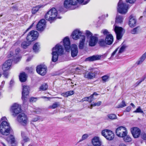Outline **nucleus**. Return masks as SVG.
<instances>
[{
	"label": "nucleus",
	"mask_w": 146,
	"mask_h": 146,
	"mask_svg": "<svg viewBox=\"0 0 146 146\" xmlns=\"http://www.w3.org/2000/svg\"><path fill=\"white\" fill-rule=\"evenodd\" d=\"M63 42L66 51L69 52L71 48L72 56L74 57L76 56L78 52L77 46L76 44H73L70 46L69 39L67 37L63 39Z\"/></svg>",
	"instance_id": "f257e3e1"
},
{
	"label": "nucleus",
	"mask_w": 146,
	"mask_h": 146,
	"mask_svg": "<svg viewBox=\"0 0 146 146\" xmlns=\"http://www.w3.org/2000/svg\"><path fill=\"white\" fill-rule=\"evenodd\" d=\"M123 19L122 16L117 15L116 17L114 30L116 34V38L117 40H119L121 38L125 33V31L121 27H118L115 25L117 24L121 23L123 22Z\"/></svg>",
	"instance_id": "f03ea898"
},
{
	"label": "nucleus",
	"mask_w": 146,
	"mask_h": 146,
	"mask_svg": "<svg viewBox=\"0 0 146 146\" xmlns=\"http://www.w3.org/2000/svg\"><path fill=\"white\" fill-rule=\"evenodd\" d=\"M12 130L9 123L7 121H2L0 125V132L2 134L7 136Z\"/></svg>",
	"instance_id": "7ed1b4c3"
},
{
	"label": "nucleus",
	"mask_w": 146,
	"mask_h": 146,
	"mask_svg": "<svg viewBox=\"0 0 146 146\" xmlns=\"http://www.w3.org/2000/svg\"><path fill=\"white\" fill-rule=\"evenodd\" d=\"M62 46L60 44H57L55 47L52 49V61L53 62H56L58 59V55L62 54L63 52Z\"/></svg>",
	"instance_id": "20e7f679"
},
{
	"label": "nucleus",
	"mask_w": 146,
	"mask_h": 146,
	"mask_svg": "<svg viewBox=\"0 0 146 146\" xmlns=\"http://www.w3.org/2000/svg\"><path fill=\"white\" fill-rule=\"evenodd\" d=\"M58 12L56 9L53 8L48 11L45 15V18L47 20L54 21L56 18L61 19V17L57 16Z\"/></svg>",
	"instance_id": "39448f33"
},
{
	"label": "nucleus",
	"mask_w": 146,
	"mask_h": 146,
	"mask_svg": "<svg viewBox=\"0 0 146 146\" xmlns=\"http://www.w3.org/2000/svg\"><path fill=\"white\" fill-rule=\"evenodd\" d=\"M84 0H65L64 3V6L66 8H69L71 6L76 5L78 3L80 4L83 3V4L85 5L88 2H84Z\"/></svg>",
	"instance_id": "423d86ee"
},
{
	"label": "nucleus",
	"mask_w": 146,
	"mask_h": 146,
	"mask_svg": "<svg viewBox=\"0 0 146 146\" xmlns=\"http://www.w3.org/2000/svg\"><path fill=\"white\" fill-rule=\"evenodd\" d=\"M17 120L21 125H27L28 123V119L27 116L24 113H21L18 116Z\"/></svg>",
	"instance_id": "0eeeda50"
},
{
	"label": "nucleus",
	"mask_w": 146,
	"mask_h": 146,
	"mask_svg": "<svg viewBox=\"0 0 146 146\" xmlns=\"http://www.w3.org/2000/svg\"><path fill=\"white\" fill-rule=\"evenodd\" d=\"M128 9L126 4L123 3L122 0H120L118 3L117 11L121 14H125L127 12Z\"/></svg>",
	"instance_id": "6e6552de"
},
{
	"label": "nucleus",
	"mask_w": 146,
	"mask_h": 146,
	"mask_svg": "<svg viewBox=\"0 0 146 146\" xmlns=\"http://www.w3.org/2000/svg\"><path fill=\"white\" fill-rule=\"evenodd\" d=\"M38 35V32L36 31H32L28 34L27 39L28 42H31L35 40Z\"/></svg>",
	"instance_id": "1a4fd4ad"
},
{
	"label": "nucleus",
	"mask_w": 146,
	"mask_h": 146,
	"mask_svg": "<svg viewBox=\"0 0 146 146\" xmlns=\"http://www.w3.org/2000/svg\"><path fill=\"white\" fill-rule=\"evenodd\" d=\"M117 135L120 137H123L126 134H127V131L125 127L120 126L117 128L115 131Z\"/></svg>",
	"instance_id": "9d476101"
},
{
	"label": "nucleus",
	"mask_w": 146,
	"mask_h": 146,
	"mask_svg": "<svg viewBox=\"0 0 146 146\" xmlns=\"http://www.w3.org/2000/svg\"><path fill=\"white\" fill-rule=\"evenodd\" d=\"M102 134L108 140H111L114 138V134L112 131L108 129H105L102 131Z\"/></svg>",
	"instance_id": "9b49d317"
},
{
	"label": "nucleus",
	"mask_w": 146,
	"mask_h": 146,
	"mask_svg": "<svg viewBox=\"0 0 146 146\" xmlns=\"http://www.w3.org/2000/svg\"><path fill=\"white\" fill-rule=\"evenodd\" d=\"M29 88L28 86L24 85L23 86L22 98L23 103L25 102L27 100V96L29 94Z\"/></svg>",
	"instance_id": "f8f14e48"
},
{
	"label": "nucleus",
	"mask_w": 146,
	"mask_h": 146,
	"mask_svg": "<svg viewBox=\"0 0 146 146\" xmlns=\"http://www.w3.org/2000/svg\"><path fill=\"white\" fill-rule=\"evenodd\" d=\"M11 110L13 113V115L15 116L21 112V106L15 103L12 106Z\"/></svg>",
	"instance_id": "ddd939ff"
},
{
	"label": "nucleus",
	"mask_w": 146,
	"mask_h": 146,
	"mask_svg": "<svg viewBox=\"0 0 146 146\" xmlns=\"http://www.w3.org/2000/svg\"><path fill=\"white\" fill-rule=\"evenodd\" d=\"M36 71L39 74L44 76L46 74L47 72V67L44 65H40L37 66Z\"/></svg>",
	"instance_id": "4468645a"
},
{
	"label": "nucleus",
	"mask_w": 146,
	"mask_h": 146,
	"mask_svg": "<svg viewBox=\"0 0 146 146\" xmlns=\"http://www.w3.org/2000/svg\"><path fill=\"white\" fill-rule=\"evenodd\" d=\"M82 36L84 35L82 34L81 32L78 29L74 30L73 32L72 35V38L74 40H77L79 38H81V36Z\"/></svg>",
	"instance_id": "2eb2a0df"
},
{
	"label": "nucleus",
	"mask_w": 146,
	"mask_h": 146,
	"mask_svg": "<svg viewBox=\"0 0 146 146\" xmlns=\"http://www.w3.org/2000/svg\"><path fill=\"white\" fill-rule=\"evenodd\" d=\"M131 133L134 138L138 137L140 135L141 130L137 127H134L131 129Z\"/></svg>",
	"instance_id": "dca6fc26"
},
{
	"label": "nucleus",
	"mask_w": 146,
	"mask_h": 146,
	"mask_svg": "<svg viewBox=\"0 0 146 146\" xmlns=\"http://www.w3.org/2000/svg\"><path fill=\"white\" fill-rule=\"evenodd\" d=\"M46 25L45 21L44 19L41 20L36 25L37 30L39 31H43L45 28Z\"/></svg>",
	"instance_id": "f3484780"
},
{
	"label": "nucleus",
	"mask_w": 146,
	"mask_h": 146,
	"mask_svg": "<svg viewBox=\"0 0 146 146\" xmlns=\"http://www.w3.org/2000/svg\"><path fill=\"white\" fill-rule=\"evenodd\" d=\"M12 61V60L9 59L5 62L2 66V69L3 71H7L10 69Z\"/></svg>",
	"instance_id": "a211bd4d"
},
{
	"label": "nucleus",
	"mask_w": 146,
	"mask_h": 146,
	"mask_svg": "<svg viewBox=\"0 0 146 146\" xmlns=\"http://www.w3.org/2000/svg\"><path fill=\"white\" fill-rule=\"evenodd\" d=\"M92 143L94 146H100L102 142L98 137H95L92 139Z\"/></svg>",
	"instance_id": "6ab92c4d"
},
{
	"label": "nucleus",
	"mask_w": 146,
	"mask_h": 146,
	"mask_svg": "<svg viewBox=\"0 0 146 146\" xmlns=\"http://www.w3.org/2000/svg\"><path fill=\"white\" fill-rule=\"evenodd\" d=\"M136 20L135 17L131 15L129 17V25L131 27H133L136 26Z\"/></svg>",
	"instance_id": "aec40b11"
},
{
	"label": "nucleus",
	"mask_w": 146,
	"mask_h": 146,
	"mask_svg": "<svg viewBox=\"0 0 146 146\" xmlns=\"http://www.w3.org/2000/svg\"><path fill=\"white\" fill-rule=\"evenodd\" d=\"M113 37L111 34L107 35L105 38L106 43L107 44L111 45L113 42Z\"/></svg>",
	"instance_id": "412c9836"
},
{
	"label": "nucleus",
	"mask_w": 146,
	"mask_h": 146,
	"mask_svg": "<svg viewBox=\"0 0 146 146\" xmlns=\"http://www.w3.org/2000/svg\"><path fill=\"white\" fill-rule=\"evenodd\" d=\"M98 35L97 34H95L93 36L92 35V46H94L98 42Z\"/></svg>",
	"instance_id": "4be33fe9"
},
{
	"label": "nucleus",
	"mask_w": 146,
	"mask_h": 146,
	"mask_svg": "<svg viewBox=\"0 0 146 146\" xmlns=\"http://www.w3.org/2000/svg\"><path fill=\"white\" fill-rule=\"evenodd\" d=\"M81 40L80 41L78 47L79 49H82L83 48L84 46V43L85 41V36H81Z\"/></svg>",
	"instance_id": "5701e85b"
},
{
	"label": "nucleus",
	"mask_w": 146,
	"mask_h": 146,
	"mask_svg": "<svg viewBox=\"0 0 146 146\" xmlns=\"http://www.w3.org/2000/svg\"><path fill=\"white\" fill-rule=\"evenodd\" d=\"M146 58V52L143 54L139 58L138 60L136 62L137 65L141 64L143 62Z\"/></svg>",
	"instance_id": "b1692460"
},
{
	"label": "nucleus",
	"mask_w": 146,
	"mask_h": 146,
	"mask_svg": "<svg viewBox=\"0 0 146 146\" xmlns=\"http://www.w3.org/2000/svg\"><path fill=\"white\" fill-rule=\"evenodd\" d=\"M20 81L24 82H25L27 80V76L25 72L21 73L19 76Z\"/></svg>",
	"instance_id": "393cba45"
},
{
	"label": "nucleus",
	"mask_w": 146,
	"mask_h": 146,
	"mask_svg": "<svg viewBox=\"0 0 146 146\" xmlns=\"http://www.w3.org/2000/svg\"><path fill=\"white\" fill-rule=\"evenodd\" d=\"M74 94V92L73 90L64 92L61 94V95L65 97H67L68 96H71Z\"/></svg>",
	"instance_id": "a878e982"
},
{
	"label": "nucleus",
	"mask_w": 146,
	"mask_h": 146,
	"mask_svg": "<svg viewBox=\"0 0 146 146\" xmlns=\"http://www.w3.org/2000/svg\"><path fill=\"white\" fill-rule=\"evenodd\" d=\"M98 44L100 46L102 47H104L107 44L106 40H105L103 39H100L98 41Z\"/></svg>",
	"instance_id": "bb28decb"
},
{
	"label": "nucleus",
	"mask_w": 146,
	"mask_h": 146,
	"mask_svg": "<svg viewBox=\"0 0 146 146\" xmlns=\"http://www.w3.org/2000/svg\"><path fill=\"white\" fill-rule=\"evenodd\" d=\"M86 35L88 39H89V45L91 46V32L88 31H86Z\"/></svg>",
	"instance_id": "cd10ccee"
},
{
	"label": "nucleus",
	"mask_w": 146,
	"mask_h": 146,
	"mask_svg": "<svg viewBox=\"0 0 146 146\" xmlns=\"http://www.w3.org/2000/svg\"><path fill=\"white\" fill-rule=\"evenodd\" d=\"M7 140L9 142H10L12 144H14L15 142V138L13 135H10L7 138Z\"/></svg>",
	"instance_id": "c85d7f7f"
},
{
	"label": "nucleus",
	"mask_w": 146,
	"mask_h": 146,
	"mask_svg": "<svg viewBox=\"0 0 146 146\" xmlns=\"http://www.w3.org/2000/svg\"><path fill=\"white\" fill-rule=\"evenodd\" d=\"M123 139L124 141L126 142H128L131 141V137L128 135H127V134H126L124 136Z\"/></svg>",
	"instance_id": "c756f323"
},
{
	"label": "nucleus",
	"mask_w": 146,
	"mask_h": 146,
	"mask_svg": "<svg viewBox=\"0 0 146 146\" xmlns=\"http://www.w3.org/2000/svg\"><path fill=\"white\" fill-rule=\"evenodd\" d=\"M60 106V104L59 102H55L52 105L49 106L50 108L54 109Z\"/></svg>",
	"instance_id": "7c9ffc66"
},
{
	"label": "nucleus",
	"mask_w": 146,
	"mask_h": 146,
	"mask_svg": "<svg viewBox=\"0 0 146 146\" xmlns=\"http://www.w3.org/2000/svg\"><path fill=\"white\" fill-rule=\"evenodd\" d=\"M139 27H138L133 29L131 31V33L133 34H136L138 33L139 32Z\"/></svg>",
	"instance_id": "2f4dec72"
},
{
	"label": "nucleus",
	"mask_w": 146,
	"mask_h": 146,
	"mask_svg": "<svg viewBox=\"0 0 146 146\" xmlns=\"http://www.w3.org/2000/svg\"><path fill=\"white\" fill-rule=\"evenodd\" d=\"M40 47V45L38 43H36L33 46V50L35 52H37L39 50Z\"/></svg>",
	"instance_id": "473e14b6"
},
{
	"label": "nucleus",
	"mask_w": 146,
	"mask_h": 146,
	"mask_svg": "<svg viewBox=\"0 0 146 146\" xmlns=\"http://www.w3.org/2000/svg\"><path fill=\"white\" fill-rule=\"evenodd\" d=\"M30 44L29 42H27L25 41L22 42L21 44L22 47L23 48H26L29 46Z\"/></svg>",
	"instance_id": "72a5a7b5"
},
{
	"label": "nucleus",
	"mask_w": 146,
	"mask_h": 146,
	"mask_svg": "<svg viewBox=\"0 0 146 146\" xmlns=\"http://www.w3.org/2000/svg\"><path fill=\"white\" fill-rule=\"evenodd\" d=\"M102 56L100 55H94L92 56V61L99 60L100 59Z\"/></svg>",
	"instance_id": "f704fd0d"
},
{
	"label": "nucleus",
	"mask_w": 146,
	"mask_h": 146,
	"mask_svg": "<svg viewBox=\"0 0 146 146\" xmlns=\"http://www.w3.org/2000/svg\"><path fill=\"white\" fill-rule=\"evenodd\" d=\"M90 135V134H83L82 136L81 139L79 141V142H81L87 139L89 136Z\"/></svg>",
	"instance_id": "c9c22d12"
},
{
	"label": "nucleus",
	"mask_w": 146,
	"mask_h": 146,
	"mask_svg": "<svg viewBox=\"0 0 146 146\" xmlns=\"http://www.w3.org/2000/svg\"><path fill=\"white\" fill-rule=\"evenodd\" d=\"M98 73V72L97 69L92 68V79L93 78H95L96 74Z\"/></svg>",
	"instance_id": "e433bc0d"
},
{
	"label": "nucleus",
	"mask_w": 146,
	"mask_h": 146,
	"mask_svg": "<svg viewBox=\"0 0 146 146\" xmlns=\"http://www.w3.org/2000/svg\"><path fill=\"white\" fill-rule=\"evenodd\" d=\"M41 7V6L38 5L33 7L32 10V13L33 14L36 13Z\"/></svg>",
	"instance_id": "4c0bfd02"
},
{
	"label": "nucleus",
	"mask_w": 146,
	"mask_h": 146,
	"mask_svg": "<svg viewBox=\"0 0 146 146\" xmlns=\"http://www.w3.org/2000/svg\"><path fill=\"white\" fill-rule=\"evenodd\" d=\"M25 133L24 132H21V136L23 138V140L25 142H27L29 141V138L25 136Z\"/></svg>",
	"instance_id": "58836bf2"
},
{
	"label": "nucleus",
	"mask_w": 146,
	"mask_h": 146,
	"mask_svg": "<svg viewBox=\"0 0 146 146\" xmlns=\"http://www.w3.org/2000/svg\"><path fill=\"white\" fill-rule=\"evenodd\" d=\"M108 117L111 119H117L116 115L113 114H110L107 115Z\"/></svg>",
	"instance_id": "ea45409f"
},
{
	"label": "nucleus",
	"mask_w": 146,
	"mask_h": 146,
	"mask_svg": "<svg viewBox=\"0 0 146 146\" xmlns=\"http://www.w3.org/2000/svg\"><path fill=\"white\" fill-rule=\"evenodd\" d=\"M126 47V46L125 45L123 44L122 45L119 50L118 53L120 54L123 52L124 51Z\"/></svg>",
	"instance_id": "a19ab883"
},
{
	"label": "nucleus",
	"mask_w": 146,
	"mask_h": 146,
	"mask_svg": "<svg viewBox=\"0 0 146 146\" xmlns=\"http://www.w3.org/2000/svg\"><path fill=\"white\" fill-rule=\"evenodd\" d=\"M126 106V105L125 104V102L124 100H123L121 103H120L118 106H117L116 108H122L123 107L125 106Z\"/></svg>",
	"instance_id": "79ce46f5"
},
{
	"label": "nucleus",
	"mask_w": 146,
	"mask_h": 146,
	"mask_svg": "<svg viewBox=\"0 0 146 146\" xmlns=\"http://www.w3.org/2000/svg\"><path fill=\"white\" fill-rule=\"evenodd\" d=\"M109 78V76L107 75H105L102 77V81H103L104 82H106L108 81Z\"/></svg>",
	"instance_id": "37998d69"
},
{
	"label": "nucleus",
	"mask_w": 146,
	"mask_h": 146,
	"mask_svg": "<svg viewBox=\"0 0 146 146\" xmlns=\"http://www.w3.org/2000/svg\"><path fill=\"white\" fill-rule=\"evenodd\" d=\"M48 88V85L46 84L42 85L40 88V90H45Z\"/></svg>",
	"instance_id": "c03bdc74"
},
{
	"label": "nucleus",
	"mask_w": 146,
	"mask_h": 146,
	"mask_svg": "<svg viewBox=\"0 0 146 146\" xmlns=\"http://www.w3.org/2000/svg\"><path fill=\"white\" fill-rule=\"evenodd\" d=\"M83 101H87L90 103L91 102V97L90 96L89 97H85L82 99Z\"/></svg>",
	"instance_id": "a18cd8bd"
},
{
	"label": "nucleus",
	"mask_w": 146,
	"mask_h": 146,
	"mask_svg": "<svg viewBox=\"0 0 146 146\" xmlns=\"http://www.w3.org/2000/svg\"><path fill=\"white\" fill-rule=\"evenodd\" d=\"M101 104L102 102L101 101H99L97 103L93 102V103H92V107L95 106H99L101 105Z\"/></svg>",
	"instance_id": "49530a36"
},
{
	"label": "nucleus",
	"mask_w": 146,
	"mask_h": 146,
	"mask_svg": "<svg viewBox=\"0 0 146 146\" xmlns=\"http://www.w3.org/2000/svg\"><path fill=\"white\" fill-rule=\"evenodd\" d=\"M91 73L90 72L86 73L84 75V76L85 78H88L89 79H91Z\"/></svg>",
	"instance_id": "de8ad7c7"
},
{
	"label": "nucleus",
	"mask_w": 146,
	"mask_h": 146,
	"mask_svg": "<svg viewBox=\"0 0 146 146\" xmlns=\"http://www.w3.org/2000/svg\"><path fill=\"white\" fill-rule=\"evenodd\" d=\"M134 113H143V111L141 110L140 107H139L136 110L133 111Z\"/></svg>",
	"instance_id": "09e8293b"
},
{
	"label": "nucleus",
	"mask_w": 146,
	"mask_h": 146,
	"mask_svg": "<svg viewBox=\"0 0 146 146\" xmlns=\"http://www.w3.org/2000/svg\"><path fill=\"white\" fill-rule=\"evenodd\" d=\"M102 33H103L104 35H109V32L106 29H104L102 30L101 31Z\"/></svg>",
	"instance_id": "8fccbe9b"
},
{
	"label": "nucleus",
	"mask_w": 146,
	"mask_h": 146,
	"mask_svg": "<svg viewBox=\"0 0 146 146\" xmlns=\"http://www.w3.org/2000/svg\"><path fill=\"white\" fill-rule=\"evenodd\" d=\"M98 95V94H97L96 92H95L92 94V101L93 100H94L96 98L97 96Z\"/></svg>",
	"instance_id": "3c124183"
},
{
	"label": "nucleus",
	"mask_w": 146,
	"mask_h": 146,
	"mask_svg": "<svg viewBox=\"0 0 146 146\" xmlns=\"http://www.w3.org/2000/svg\"><path fill=\"white\" fill-rule=\"evenodd\" d=\"M141 135L142 138L144 140H146V134L144 132L141 133Z\"/></svg>",
	"instance_id": "603ef678"
},
{
	"label": "nucleus",
	"mask_w": 146,
	"mask_h": 146,
	"mask_svg": "<svg viewBox=\"0 0 146 146\" xmlns=\"http://www.w3.org/2000/svg\"><path fill=\"white\" fill-rule=\"evenodd\" d=\"M37 98H36L32 97L30 99V102H35Z\"/></svg>",
	"instance_id": "864d4df0"
},
{
	"label": "nucleus",
	"mask_w": 146,
	"mask_h": 146,
	"mask_svg": "<svg viewBox=\"0 0 146 146\" xmlns=\"http://www.w3.org/2000/svg\"><path fill=\"white\" fill-rule=\"evenodd\" d=\"M39 119V117L38 116H36L34 117L32 120V121H38Z\"/></svg>",
	"instance_id": "5fc2aeb1"
},
{
	"label": "nucleus",
	"mask_w": 146,
	"mask_h": 146,
	"mask_svg": "<svg viewBox=\"0 0 146 146\" xmlns=\"http://www.w3.org/2000/svg\"><path fill=\"white\" fill-rule=\"evenodd\" d=\"M118 48H117L114 51V52L112 53L111 55V58L113 57L114 56L115 54H116V52H117V50H118Z\"/></svg>",
	"instance_id": "6e6d98bb"
},
{
	"label": "nucleus",
	"mask_w": 146,
	"mask_h": 146,
	"mask_svg": "<svg viewBox=\"0 0 146 146\" xmlns=\"http://www.w3.org/2000/svg\"><path fill=\"white\" fill-rule=\"evenodd\" d=\"M21 58V57L17 56L14 59V61L15 63H17V62H18L19 60Z\"/></svg>",
	"instance_id": "4d7b16f0"
},
{
	"label": "nucleus",
	"mask_w": 146,
	"mask_h": 146,
	"mask_svg": "<svg viewBox=\"0 0 146 146\" xmlns=\"http://www.w3.org/2000/svg\"><path fill=\"white\" fill-rule=\"evenodd\" d=\"M3 74L5 78H7L8 75V73L7 71H3Z\"/></svg>",
	"instance_id": "13d9d810"
},
{
	"label": "nucleus",
	"mask_w": 146,
	"mask_h": 146,
	"mask_svg": "<svg viewBox=\"0 0 146 146\" xmlns=\"http://www.w3.org/2000/svg\"><path fill=\"white\" fill-rule=\"evenodd\" d=\"M127 3H133L135 1V0H126Z\"/></svg>",
	"instance_id": "bf43d9fd"
},
{
	"label": "nucleus",
	"mask_w": 146,
	"mask_h": 146,
	"mask_svg": "<svg viewBox=\"0 0 146 146\" xmlns=\"http://www.w3.org/2000/svg\"><path fill=\"white\" fill-rule=\"evenodd\" d=\"M131 106H129L127 107L126 109V111L127 112H129L131 110Z\"/></svg>",
	"instance_id": "052dcab7"
},
{
	"label": "nucleus",
	"mask_w": 146,
	"mask_h": 146,
	"mask_svg": "<svg viewBox=\"0 0 146 146\" xmlns=\"http://www.w3.org/2000/svg\"><path fill=\"white\" fill-rule=\"evenodd\" d=\"M20 52V49L18 48H17L15 50V53L16 55L19 53V52Z\"/></svg>",
	"instance_id": "680f3d73"
},
{
	"label": "nucleus",
	"mask_w": 146,
	"mask_h": 146,
	"mask_svg": "<svg viewBox=\"0 0 146 146\" xmlns=\"http://www.w3.org/2000/svg\"><path fill=\"white\" fill-rule=\"evenodd\" d=\"M91 61V56L89 57L86 58L85 59V61Z\"/></svg>",
	"instance_id": "e2e57ef3"
},
{
	"label": "nucleus",
	"mask_w": 146,
	"mask_h": 146,
	"mask_svg": "<svg viewBox=\"0 0 146 146\" xmlns=\"http://www.w3.org/2000/svg\"><path fill=\"white\" fill-rule=\"evenodd\" d=\"M143 80H141V81H137L136 83L135 84V86H138V85H139L141 82H142L143 81Z\"/></svg>",
	"instance_id": "0e129e2a"
},
{
	"label": "nucleus",
	"mask_w": 146,
	"mask_h": 146,
	"mask_svg": "<svg viewBox=\"0 0 146 146\" xmlns=\"http://www.w3.org/2000/svg\"><path fill=\"white\" fill-rule=\"evenodd\" d=\"M1 121H2V122L3 121H7V119L6 117H4L1 118Z\"/></svg>",
	"instance_id": "69168bd1"
},
{
	"label": "nucleus",
	"mask_w": 146,
	"mask_h": 146,
	"mask_svg": "<svg viewBox=\"0 0 146 146\" xmlns=\"http://www.w3.org/2000/svg\"><path fill=\"white\" fill-rule=\"evenodd\" d=\"M82 67H83L82 66H80L79 67H77L75 69L77 71L78 70H81L82 68Z\"/></svg>",
	"instance_id": "338daca9"
},
{
	"label": "nucleus",
	"mask_w": 146,
	"mask_h": 146,
	"mask_svg": "<svg viewBox=\"0 0 146 146\" xmlns=\"http://www.w3.org/2000/svg\"><path fill=\"white\" fill-rule=\"evenodd\" d=\"M34 23H33V24L29 27L27 30L26 31H28L33 26V25L34 24Z\"/></svg>",
	"instance_id": "774afa93"
}]
</instances>
